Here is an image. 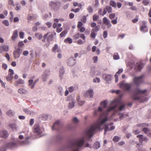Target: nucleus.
<instances>
[{
	"label": "nucleus",
	"instance_id": "f257e3e1",
	"mask_svg": "<svg viewBox=\"0 0 151 151\" xmlns=\"http://www.w3.org/2000/svg\"><path fill=\"white\" fill-rule=\"evenodd\" d=\"M114 104L113 106L109 107L105 112H103L101 113V117L106 116L108 113L114 109L118 106L122 104V102L120 100L116 99L112 102ZM108 120L107 116L101 119L100 120H98L96 123L91 126L90 128L86 132V136L90 139L93 135V134L97 130H101V127L104 123Z\"/></svg>",
	"mask_w": 151,
	"mask_h": 151
},
{
	"label": "nucleus",
	"instance_id": "f03ea898",
	"mask_svg": "<svg viewBox=\"0 0 151 151\" xmlns=\"http://www.w3.org/2000/svg\"><path fill=\"white\" fill-rule=\"evenodd\" d=\"M147 92V90L146 89L141 90L139 89H137L135 90V93L132 96V98L134 100H139L140 102L147 101V99L146 97H139L137 96L136 95V94H144Z\"/></svg>",
	"mask_w": 151,
	"mask_h": 151
},
{
	"label": "nucleus",
	"instance_id": "7ed1b4c3",
	"mask_svg": "<svg viewBox=\"0 0 151 151\" xmlns=\"http://www.w3.org/2000/svg\"><path fill=\"white\" fill-rule=\"evenodd\" d=\"M84 137H82L77 140L71 141L70 142V147H77L72 150V151H79V148L83 145L84 142Z\"/></svg>",
	"mask_w": 151,
	"mask_h": 151
},
{
	"label": "nucleus",
	"instance_id": "20e7f679",
	"mask_svg": "<svg viewBox=\"0 0 151 151\" xmlns=\"http://www.w3.org/2000/svg\"><path fill=\"white\" fill-rule=\"evenodd\" d=\"M107 102L106 100H104L101 102L100 103L101 107L98 108V110H96L94 111V115H97L98 114V112H101L103 110V109L106 108L107 106Z\"/></svg>",
	"mask_w": 151,
	"mask_h": 151
},
{
	"label": "nucleus",
	"instance_id": "39448f33",
	"mask_svg": "<svg viewBox=\"0 0 151 151\" xmlns=\"http://www.w3.org/2000/svg\"><path fill=\"white\" fill-rule=\"evenodd\" d=\"M144 76L142 75L139 77H134L133 81L134 84L137 86H138L140 84L143 82V78Z\"/></svg>",
	"mask_w": 151,
	"mask_h": 151
},
{
	"label": "nucleus",
	"instance_id": "423d86ee",
	"mask_svg": "<svg viewBox=\"0 0 151 151\" xmlns=\"http://www.w3.org/2000/svg\"><path fill=\"white\" fill-rule=\"evenodd\" d=\"M44 40L46 39L48 42H50L53 39V36L52 33L48 32L44 35L43 36Z\"/></svg>",
	"mask_w": 151,
	"mask_h": 151
},
{
	"label": "nucleus",
	"instance_id": "0eeeda50",
	"mask_svg": "<svg viewBox=\"0 0 151 151\" xmlns=\"http://www.w3.org/2000/svg\"><path fill=\"white\" fill-rule=\"evenodd\" d=\"M132 83H125V81H123L120 83L121 86H123L126 90L129 91L131 88Z\"/></svg>",
	"mask_w": 151,
	"mask_h": 151
},
{
	"label": "nucleus",
	"instance_id": "6e6552de",
	"mask_svg": "<svg viewBox=\"0 0 151 151\" xmlns=\"http://www.w3.org/2000/svg\"><path fill=\"white\" fill-rule=\"evenodd\" d=\"M50 6L54 9H58L60 6V3L59 2L51 1L50 4Z\"/></svg>",
	"mask_w": 151,
	"mask_h": 151
},
{
	"label": "nucleus",
	"instance_id": "1a4fd4ad",
	"mask_svg": "<svg viewBox=\"0 0 151 151\" xmlns=\"http://www.w3.org/2000/svg\"><path fill=\"white\" fill-rule=\"evenodd\" d=\"M67 63L69 66H73L76 63V60L73 57L69 58L68 60Z\"/></svg>",
	"mask_w": 151,
	"mask_h": 151
},
{
	"label": "nucleus",
	"instance_id": "9d476101",
	"mask_svg": "<svg viewBox=\"0 0 151 151\" xmlns=\"http://www.w3.org/2000/svg\"><path fill=\"white\" fill-rule=\"evenodd\" d=\"M74 39L75 40H77L80 37L83 40H85L86 37L83 34H80V33H78L76 34L73 37Z\"/></svg>",
	"mask_w": 151,
	"mask_h": 151
},
{
	"label": "nucleus",
	"instance_id": "9b49d317",
	"mask_svg": "<svg viewBox=\"0 0 151 151\" xmlns=\"http://www.w3.org/2000/svg\"><path fill=\"white\" fill-rule=\"evenodd\" d=\"M60 126L61 124H60V121L58 120L54 124L52 127V129L59 130L60 129Z\"/></svg>",
	"mask_w": 151,
	"mask_h": 151
},
{
	"label": "nucleus",
	"instance_id": "f8f14e48",
	"mask_svg": "<svg viewBox=\"0 0 151 151\" xmlns=\"http://www.w3.org/2000/svg\"><path fill=\"white\" fill-rule=\"evenodd\" d=\"M142 25L140 27V29L141 31L146 32H148V29L146 25V22L145 21H142Z\"/></svg>",
	"mask_w": 151,
	"mask_h": 151
},
{
	"label": "nucleus",
	"instance_id": "ddd939ff",
	"mask_svg": "<svg viewBox=\"0 0 151 151\" xmlns=\"http://www.w3.org/2000/svg\"><path fill=\"white\" fill-rule=\"evenodd\" d=\"M103 22L104 24H105L108 28H109L111 26L110 21L106 17H104L103 19Z\"/></svg>",
	"mask_w": 151,
	"mask_h": 151
},
{
	"label": "nucleus",
	"instance_id": "4468645a",
	"mask_svg": "<svg viewBox=\"0 0 151 151\" xmlns=\"http://www.w3.org/2000/svg\"><path fill=\"white\" fill-rule=\"evenodd\" d=\"M20 49L18 48L14 51L13 54L14 57L15 58H19L20 56Z\"/></svg>",
	"mask_w": 151,
	"mask_h": 151
},
{
	"label": "nucleus",
	"instance_id": "2eb2a0df",
	"mask_svg": "<svg viewBox=\"0 0 151 151\" xmlns=\"http://www.w3.org/2000/svg\"><path fill=\"white\" fill-rule=\"evenodd\" d=\"M34 133L37 134H40L41 133L39 126L38 125L35 124L34 125L33 130Z\"/></svg>",
	"mask_w": 151,
	"mask_h": 151
},
{
	"label": "nucleus",
	"instance_id": "dca6fc26",
	"mask_svg": "<svg viewBox=\"0 0 151 151\" xmlns=\"http://www.w3.org/2000/svg\"><path fill=\"white\" fill-rule=\"evenodd\" d=\"M137 138H139V140L140 142H142L143 141H145L147 142L148 141V139L147 137H143V136L141 134L138 135H137Z\"/></svg>",
	"mask_w": 151,
	"mask_h": 151
},
{
	"label": "nucleus",
	"instance_id": "f3484780",
	"mask_svg": "<svg viewBox=\"0 0 151 151\" xmlns=\"http://www.w3.org/2000/svg\"><path fill=\"white\" fill-rule=\"evenodd\" d=\"M9 50L8 46L3 45L0 46V53H1L3 51L7 52Z\"/></svg>",
	"mask_w": 151,
	"mask_h": 151
},
{
	"label": "nucleus",
	"instance_id": "a211bd4d",
	"mask_svg": "<svg viewBox=\"0 0 151 151\" xmlns=\"http://www.w3.org/2000/svg\"><path fill=\"white\" fill-rule=\"evenodd\" d=\"M142 131L144 132L148 136L151 137V129L147 128L143 129Z\"/></svg>",
	"mask_w": 151,
	"mask_h": 151
},
{
	"label": "nucleus",
	"instance_id": "6ab92c4d",
	"mask_svg": "<svg viewBox=\"0 0 151 151\" xmlns=\"http://www.w3.org/2000/svg\"><path fill=\"white\" fill-rule=\"evenodd\" d=\"M93 90L92 89H89L85 94L84 96L86 97L90 96L91 98L93 96Z\"/></svg>",
	"mask_w": 151,
	"mask_h": 151
},
{
	"label": "nucleus",
	"instance_id": "aec40b11",
	"mask_svg": "<svg viewBox=\"0 0 151 151\" xmlns=\"http://www.w3.org/2000/svg\"><path fill=\"white\" fill-rule=\"evenodd\" d=\"M18 31L17 30H15L13 32V35L11 37L12 40H14L18 37Z\"/></svg>",
	"mask_w": 151,
	"mask_h": 151
},
{
	"label": "nucleus",
	"instance_id": "412c9836",
	"mask_svg": "<svg viewBox=\"0 0 151 151\" xmlns=\"http://www.w3.org/2000/svg\"><path fill=\"white\" fill-rule=\"evenodd\" d=\"M143 66V64L141 62L139 63H137L136 66L135 67V68L136 70L139 71L141 70Z\"/></svg>",
	"mask_w": 151,
	"mask_h": 151
},
{
	"label": "nucleus",
	"instance_id": "4be33fe9",
	"mask_svg": "<svg viewBox=\"0 0 151 151\" xmlns=\"http://www.w3.org/2000/svg\"><path fill=\"white\" fill-rule=\"evenodd\" d=\"M17 146V143L16 142H13L9 143L7 145V147L9 148H12L15 147Z\"/></svg>",
	"mask_w": 151,
	"mask_h": 151
},
{
	"label": "nucleus",
	"instance_id": "5701e85b",
	"mask_svg": "<svg viewBox=\"0 0 151 151\" xmlns=\"http://www.w3.org/2000/svg\"><path fill=\"white\" fill-rule=\"evenodd\" d=\"M36 17L37 16L35 14H29L28 16L27 19L28 20H33L36 19Z\"/></svg>",
	"mask_w": 151,
	"mask_h": 151
},
{
	"label": "nucleus",
	"instance_id": "b1692460",
	"mask_svg": "<svg viewBox=\"0 0 151 151\" xmlns=\"http://www.w3.org/2000/svg\"><path fill=\"white\" fill-rule=\"evenodd\" d=\"M24 83V80L21 79H19L15 83V85L16 86H17L19 84H23Z\"/></svg>",
	"mask_w": 151,
	"mask_h": 151
},
{
	"label": "nucleus",
	"instance_id": "393cba45",
	"mask_svg": "<svg viewBox=\"0 0 151 151\" xmlns=\"http://www.w3.org/2000/svg\"><path fill=\"white\" fill-rule=\"evenodd\" d=\"M18 92L20 94H26L27 92V91L24 89L20 88L18 90Z\"/></svg>",
	"mask_w": 151,
	"mask_h": 151
},
{
	"label": "nucleus",
	"instance_id": "a878e982",
	"mask_svg": "<svg viewBox=\"0 0 151 151\" xmlns=\"http://www.w3.org/2000/svg\"><path fill=\"white\" fill-rule=\"evenodd\" d=\"M57 50V52H59L60 50L58 49V46L57 44H55L54 47L52 48V50L53 52H55Z\"/></svg>",
	"mask_w": 151,
	"mask_h": 151
},
{
	"label": "nucleus",
	"instance_id": "bb28decb",
	"mask_svg": "<svg viewBox=\"0 0 151 151\" xmlns=\"http://www.w3.org/2000/svg\"><path fill=\"white\" fill-rule=\"evenodd\" d=\"M64 42L65 43H68L69 44H71L73 42L71 38L68 37L64 40Z\"/></svg>",
	"mask_w": 151,
	"mask_h": 151
},
{
	"label": "nucleus",
	"instance_id": "cd10ccee",
	"mask_svg": "<svg viewBox=\"0 0 151 151\" xmlns=\"http://www.w3.org/2000/svg\"><path fill=\"white\" fill-rule=\"evenodd\" d=\"M109 4L114 8H116V3L114 1H110L109 2Z\"/></svg>",
	"mask_w": 151,
	"mask_h": 151
},
{
	"label": "nucleus",
	"instance_id": "c85d7f7f",
	"mask_svg": "<svg viewBox=\"0 0 151 151\" xmlns=\"http://www.w3.org/2000/svg\"><path fill=\"white\" fill-rule=\"evenodd\" d=\"M100 147V144L99 142H96L94 144L93 147L94 148L98 149Z\"/></svg>",
	"mask_w": 151,
	"mask_h": 151
},
{
	"label": "nucleus",
	"instance_id": "c756f323",
	"mask_svg": "<svg viewBox=\"0 0 151 151\" xmlns=\"http://www.w3.org/2000/svg\"><path fill=\"white\" fill-rule=\"evenodd\" d=\"M119 115L120 116V118L121 119H123L124 118H125L127 116H128V114H126L125 115L122 113H119Z\"/></svg>",
	"mask_w": 151,
	"mask_h": 151
},
{
	"label": "nucleus",
	"instance_id": "7c9ffc66",
	"mask_svg": "<svg viewBox=\"0 0 151 151\" xmlns=\"http://www.w3.org/2000/svg\"><path fill=\"white\" fill-rule=\"evenodd\" d=\"M105 8L108 13H111L112 12V8L110 6H106Z\"/></svg>",
	"mask_w": 151,
	"mask_h": 151
},
{
	"label": "nucleus",
	"instance_id": "2f4dec72",
	"mask_svg": "<svg viewBox=\"0 0 151 151\" xmlns=\"http://www.w3.org/2000/svg\"><path fill=\"white\" fill-rule=\"evenodd\" d=\"M113 59L115 60H118L119 58V56L117 53H114L113 56Z\"/></svg>",
	"mask_w": 151,
	"mask_h": 151
},
{
	"label": "nucleus",
	"instance_id": "473e14b6",
	"mask_svg": "<svg viewBox=\"0 0 151 151\" xmlns=\"http://www.w3.org/2000/svg\"><path fill=\"white\" fill-rule=\"evenodd\" d=\"M100 27L99 25L96 26L95 28L92 29V31L95 32H97L99 31Z\"/></svg>",
	"mask_w": 151,
	"mask_h": 151
},
{
	"label": "nucleus",
	"instance_id": "72a5a7b5",
	"mask_svg": "<svg viewBox=\"0 0 151 151\" xmlns=\"http://www.w3.org/2000/svg\"><path fill=\"white\" fill-rule=\"evenodd\" d=\"M99 18V16L96 14H94L93 16V21H97Z\"/></svg>",
	"mask_w": 151,
	"mask_h": 151
},
{
	"label": "nucleus",
	"instance_id": "f704fd0d",
	"mask_svg": "<svg viewBox=\"0 0 151 151\" xmlns=\"http://www.w3.org/2000/svg\"><path fill=\"white\" fill-rule=\"evenodd\" d=\"M120 139V138L117 136H114V138L113 139V141L114 142H118L119 141Z\"/></svg>",
	"mask_w": 151,
	"mask_h": 151
},
{
	"label": "nucleus",
	"instance_id": "c9c22d12",
	"mask_svg": "<svg viewBox=\"0 0 151 151\" xmlns=\"http://www.w3.org/2000/svg\"><path fill=\"white\" fill-rule=\"evenodd\" d=\"M67 33V31L66 30H64L60 33V36L61 37H63L65 36Z\"/></svg>",
	"mask_w": 151,
	"mask_h": 151
},
{
	"label": "nucleus",
	"instance_id": "e433bc0d",
	"mask_svg": "<svg viewBox=\"0 0 151 151\" xmlns=\"http://www.w3.org/2000/svg\"><path fill=\"white\" fill-rule=\"evenodd\" d=\"M80 97L78 96L77 97V99L78 101L79 104L80 105H82L84 104L85 101H84L82 100L81 101H79Z\"/></svg>",
	"mask_w": 151,
	"mask_h": 151
},
{
	"label": "nucleus",
	"instance_id": "4c0bfd02",
	"mask_svg": "<svg viewBox=\"0 0 151 151\" xmlns=\"http://www.w3.org/2000/svg\"><path fill=\"white\" fill-rule=\"evenodd\" d=\"M86 16H83L81 19V21L83 23H85L86 22Z\"/></svg>",
	"mask_w": 151,
	"mask_h": 151
},
{
	"label": "nucleus",
	"instance_id": "58836bf2",
	"mask_svg": "<svg viewBox=\"0 0 151 151\" xmlns=\"http://www.w3.org/2000/svg\"><path fill=\"white\" fill-rule=\"evenodd\" d=\"M6 114L8 116H13L14 114V112L11 110H9L6 112Z\"/></svg>",
	"mask_w": 151,
	"mask_h": 151
},
{
	"label": "nucleus",
	"instance_id": "ea45409f",
	"mask_svg": "<svg viewBox=\"0 0 151 151\" xmlns=\"http://www.w3.org/2000/svg\"><path fill=\"white\" fill-rule=\"evenodd\" d=\"M88 12L89 13H91L93 11V9L91 6H89L87 9Z\"/></svg>",
	"mask_w": 151,
	"mask_h": 151
},
{
	"label": "nucleus",
	"instance_id": "a19ab883",
	"mask_svg": "<svg viewBox=\"0 0 151 151\" xmlns=\"http://www.w3.org/2000/svg\"><path fill=\"white\" fill-rule=\"evenodd\" d=\"M111 76L110 75H106L105 76V80L106 81H109L111 80Z\"/></svg>",
	"mask_w": 151,
	"mask_h": 151
},
{
	"label": "nucleus",
	"instance_id": "79ce46f5",
	"mask_svg": "<svg viewBox=\"0 0 151 151\" xmlns=\"http://www.w3.org/2000/svg\"><path fill=\"white\" fill-rule=\"evenodd\" d=\"M9 126L13 130L16 129L17 128L16 125L15 124H11Z\"/></svg>",
	"mask_w": 151,
	"mask_h": 151
},
{
	"label": "nucleus",
	"instance_id": "37998d69",
	"mask_svg": "<svg viewBox=\"0 0 151 151\" xmlns=\"http://www.w3.org/2000/svg\"><path fill=\"white\" fill-rule=\"evenodd\" d=\"M115 17V14L114 13H111L109 15V18L111 19L114 18Z\"/></svg>",
	"mask_w": 151,
	"mask_h": 151
},
{
	"label": "nucleus",
	"instance_id": "c03bdc74",
	"mask_svg": "<svg viewBox=\"0 0 151 151\" xmlns=\"http://www.w3.org/2000/svg\"><path fill=\"white\" fill-rule=\"evenodd\" d=\"M47 76V74L46 73H44L42 76V78L43 81H45L46 80V78Z\"/></svg>",
	"mask_w": 151,
	"mask_h": 151
},
{
	"label": "nucleus",
	"instance_id": "a18cd8bd",
	"mask_svg": "<svg viewBox=\"0 0 151 151\" xmlns=\"http://www.w3.org/2000/svg\"><path fill=\"white\" fill-rule=\"evenodd\" d=\"M96 35L95 32L91 30V33L90 35V36L91 38L95 39Z\"/></svg>",
	"mask_w": 151,
	"mask_h": 151
},
{
	"label": "nucleus",
	"instance_id": "49530a36",
	"mask_svg": "<svg viewBox=\"0 0 151 151\" xmlns=\"http://www.w3.org/2000/svg\"><path fill=\"white\" fill-rule=\"evenodd\" d=\"M118 19V17H116L114 19L112 20L111 21V23L114 24H116L117 23V20Z\"/></svg>",
	"mask_w": 151,
	"mask_h": 151
},
{
	"label": "nucleus",
	"instance_id": "de8ad7c7",
	"mask_svg": "<svg viewBox=\"0 0 151 151\" xmlns=\"http://www.w3.org/2000/svg\"><path fill=\"white\" fill-rule=\"evenodd\" d=\"M104 134H106V133L108 131H109V128L108 127V125L107 126H104Z\"/></svg>",
	"mask_w": 151,
	"mask_h": 151
},
{
	"label": "nucleus",
	"instance_id": "09e8293b",
	"mask_svg": "<svg viewBox=\"0 0 151 151\" xmlns=\"http://www.w3.org/2000/svg\"><path fill=\"white\" fill-rule=\"evenodd\" d=\"M14 74V72L13 70L11 69H9V74L8 75L13 76V75Z\"/></svg>",
	"mask_w": 151,
	"mask_h": 151
},
{
	"label": "nucleus",
	"instance_id": "8fccbe9b",
	"mask_svg": "<svg viewBox=\"0 0 151 151\" xmlns=\"http://www.w3.org/2000/svg\"><path fill=\"white\" fill-rule=\"evenodd\" d=\"M74 106V103L72 102L71 103H70L68 105V107L70 109L73 108Z\"/></svg>",
	"mask_w": 151,
	"mask_h": 151
},
{
	"label": "nucleus",
	"instance_id": "3c124183",
	"mask_svg": "<svg viewBox=\"0 0 151 151\" xmlns=\"http://www.w3.org/2000/svg\"><path fill=\"white\" fill-rule=\"evenodd\" d=\"M85 42V40H82L81 39H79L77 41V43L79 45H81L83 44Z\"/></svg>",
	"mask_w": 151,
	"mask_h": 151
},
{
	"label": "nucleus",
	"instance_id": "603ef678",
	"mask_svg": "<svg viewBox=\"0 0 151 151\" xmlns=\"http://www.w3.org/2000/svg\"><path fill=\"white\" fill-rule=\"evenodd\" d=\"M36 37H37L39 39H41L42 37V35L41 34L36 33L35 34Z\"/></svg>",
	"mask_w": 151,
	"mask_h": 151
},
{
	"label": "nucleus",
	"instance_id": "864d4df0",
	"mask_svg": "<svg viewBox=\"0 0 151 151\" xmlns=\"http://www.w3.org/2000/svg\"><path fill=\"white\" fill-rule=\"evenodd\" d=\"M142 3L145 5H147L149 3V0H143Z\"/></svg>",
	"mask_w": 151,
	"mask_h": 151
},
{
	"label": "nucleus",
	"instance_id": "5fc2aeb1",
	"mask_svg": "<svg viewBox=\"0 0 151 151\" xmlns=\"http://www.w3.org/2000/svg\"><path fill=\"white\" fill-rule=\"evenodd\" d=\"M29 82V85L30 86V87H31V86H32L33 84V81L32 79H30L28 81Z\"/></svg>",
	"mask_w": 151,
	"mask_h": 151
},
{
	"label": "nucleus",
	"instance_id": "6e6d98bb",
	"mask_svg": "<svg viewBox=\"0 0 151 151\" xmlns=\"http://www.w3.org/2000/svg\"><path fill=\"white\" fill-rule=\"evenodd\" d=\"M3 23L6 26H8L9 24V22L7 20L3 21Z\"/></svg>",
	"mask_w": 151,
	"mask_h": 151
},
{
	"label": "nucleus",
	"instance_id": "4d7b16f0",
	"mask_svg": "<svg viewBox=\"0 0 151 151\" xmlns=\"http://www.w3.org/2000/svg\"><path fill=\"white\" fill-rule=\"evenodd\" d=\"M39 80V79L38 78L36 79L34 82L33 85L31 86V88L32 89L34 88V87L35 85L36 84V83H37L38 81Z\"/></svg>",
	"mask_w": 151,
	"mask_h": 151
},
{
	"label": "nucleus",
	"instance_id": "13d9d810",
	"mask_svg": "<svg viewBox=\"0 0 151 151\" xmlns=\"http://www.w3.org/2000/svg\"><path fill=\"white\" fill-rule=\"evenodd\" d=\"M139 20L138 17H137L136 18L134 19H132V22L133 23H135L136 22H137Z\"/></svg>",
	"mask_w": 151,
	"mask_h": 151
},
{
	"label": "nucleus",
	"instance_id": "bf43d9fd",
	"mask_svg": "<svg viewBox=\"0 0 151 151\" xmlns=\"http://www.w3.org/2000/svg\"><path fill=\"white\" fill-rule=\"evenodd\" d=\"M8 4L9 5H11L12 6H14V4L13 1L12 0H8Z\"/></svg>",
	"mask_w": 151,
	"mask_h": 151
},
{
	"label": "nucleus",
	"instance_id": "052dcab7",
	"mask_svg": "<svg viewBox=\"0 0 151 151\" xmlns=\"http://www.w3.org/2000/svg\"><path fill=\"white\" fill-rule=\"evenodd\" d=\"M13 78V76L8 75L6 77V79L7 81H9L11 80Z\"/></svg>",
	"mask_w": 151,
	"mask_h": 151
},
{
	"label": "nucleus",
	"instance_id": "680f3d73",
	"mask_svg": "<svg viewBox=\"0 0 151 151\" xmlns=\"http://www.w3.org/2000/svg\"><path fill=\"white\" fill-rule=\"evenodd\" d=\"M80 11V9L79 8H76L75 9H72L71 10V12H74L75 13H77L78 12Z\"/></svg>",
	"mask_w": 151,
	"mask_h": 151
},
{
	"label": "nucleus",
	"instance_id": "e2e57ef3",
	"mask_svg": "<svg viewBox=\"0 0 151 151\" xmlns=\"http://www.w3.org/2000/svg\"><path fill=\"white\" fill-rule=\"evenodd\" d=\"M100 79L97 78H96L93 80V82L94 83H96V82L97 83H99L100 82Z\"/></svg>",
	"mask_w": 151,
	"mask_h": 151
},
{
	"label": "nucleus",
	"instance_id": "0e129e2a",
	"mask_svg": "<svg viewBox=\"0 0 151 151\" xmlns=\"http://www.w3.org/2000/svg\"><path fill=\"white\" fill-rule=\"evenodd\" d=\"M83 25V24L81 22H79L77 25V27L78 28H80L81 27H82Z\"/></svg>",
	"mask_w": 151,
	"mask_h": 151
},
{
	"label": "nucleus",
	"instance_id": "69168bd1",
	"mask_svg": "<svg viewBox=\"0 0 151 151\" xmlns=\"http://www.w3.org/2000/svg\"><path fill=\"white\" fill-rule=\"evenodd\" d=\"M103 36L104 38H106L107 36V32L106 31H104L103 32Z\"/></svg>",
	"mask_w": 151,
	"mask_h": 151
},
{
	"label": "nucleus",
	"instance_id": "338daca9",
	"mask_svg": "<svg viewBox=\"0 0 151 151\" xmlns=\"http://www.w3.org/2000/svg\"><path fill=\"white\" fill-rule=\"evenodd\" d=\"M2 68L4 69L5 70L7 69V65L5 63H3L2 66Z\"/></svg>",
	"mask_w": 151,
	"mask_h": 151
},
{
	"label": "nucleus",
	"instance_id": "774afa93",
	"mask_svg": "<svg viewBox=\"0 0 151 151\" xmlns=\"http://www.w3.org/2000/svg\"><path fill=\"white\" fill-rule=\"evenodd\" d=\"M125 106V105L124 104L121 105L119 107V111H121L124 109Z\"/></svg>",
	"mask_w": 151,
	"mask_h": 151
}]
</instances>
